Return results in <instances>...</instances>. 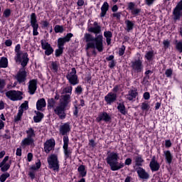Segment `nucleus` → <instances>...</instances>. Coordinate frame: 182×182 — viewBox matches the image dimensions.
Wrapping results in <instances>:
<instances>
[{
	"label": "nucleus",
	"instance_id": "obj_1",
	"mask_svg": "<svg viewBox=\"0 0 182 182\" xmlns=\"http://www.w3.org/2000/svg\"><path fill=\"white\" fill-rule=\"evenodd\" d=\"M94 27H87V31L90 33H94L95 37L89 33H85L84 34L83 41L87 43L85 45L86 50L89 49H97L98 52H103V35L100 34L102 32V26L99 25L97 21L93 23Z\"/></svg>",
	"mask_w": 182,
	"mask_h": 182
},
{
	"label": "nucleus",
	"instance_id": "obj_2",
	"mask_svg": "<svg viewBox=\"0 0 182 182\" xmlns=\"http://www.w3.org/2000/svg\"><path fill=\"white\" fill-rule=\"evenodd\" d=\"M63 102L54 109V113L58 116L60 120L66 119V107L70 103V95L65 94L62 96Z\"/></svg>",
	"mask_w": 182,
	"mask_h": 182
},
{
	"label": "nucleus",
	"instance_id": "obj_3",
	"mask_svg": "<svg viewBox=\"0 0 182 182\" xmlns=\"http://www.w3.org/2000/svg\"><path fill=\"white\" fill-rule=\"evenodd\" d=\"M138 58H135L130 63L131 73L133 76L134 75H140L143 73L144 70V65H143V58H141V55L140 53L136 54Z\"/></svg>",
	"mask_w": 182,
	"mask_h": 182
},
{
	"label": "nucleus",
	"instance_id": "obj_4",
	"mask_svg": "<svg viewBox=\"0 0 182 182\" xmlns=\"http://www.w3.org/2000/svg\"><path fill=\"white\" fill-rule=\"evenodd\" d=\"M26 133L27 136L22 140L21 146H33V144H35V139H33L34 137H36L35 129H33L32 127L28 128Z\"/></svg>",
	"mask_w": 182,
	"mask_h": 182
},
{
	"label": "nucleus",
	"instance_id": "obj_5",
	"mask_svg": "<svg viewBox=\"0 0 182 182\" xmlns=\"http://www.w3.org/2000/svg\"><path fill=\"white\" fill-rule=\"evenodd\" d=\"M47 161L48 164V168L53 170V171H59L60 166L59 165V159L58 158V154H52L47 158Z\"/></svg>",
	"mask_w": 182,
	"mask_h": 182
},
{
	"label": "nucleus",
	"instance_id": "obj_6",
	"mask_svg": "<svg viewBox=\"0 0 182 182\" xmlns=\"http://www.w3.org/2000/svg\"><path fill=\"white\" fill-rule=\"evenodd\" d=\"M63 149L65 160H68V159H72V149H69V136H63Z\"/></svg>",
	"mask_w": 182,
	"mask_h": 182
},
{
	"label": "nucleus",
	"instance_id": "obj_7",
	"mask_svg": "<svg viewBox=\"0 0 182 182\" xmlns=\"http://www.w3.org/2000/svg\"><path fill=\"white\" fill-rule=\"evenodd\" d=\"M76 73V68H73L71 69V72L66 75L67 80H68L70 85H72L73 86H76V85H79V78Z\"/></svg>",
	"mask_w": 182,
	"mask_h": 182
},
{
	"label": "nucleus",
	"instance_id": "obj_8",
	"mask_svg": "<svg viewBox=\"0 0 182 182\" xmlns=\"http://www.w3.org/2000/svg\"><path fill=\"white\" fill-rule=\"evenodd\" d=\"M6 97H8V99L12 100V102H16L18 100H22V99H23V97H22V92L16 91L14 90H9L6 92Z\"/></svg>",
	"mask_w": 182,
	"mask_h": 182
},
{
	"label": "nucleus",
	"instance_id": "obj_9",
	"mask_svg": "<svg viewBox=\"0 0 182 182\" xmlns=\"http://www.w3.org/2000/svg\"><path fill=\"white\" fill-rule=\"evenodd\" d=\"M30 23H31V26L33 28V36H38V35H39V32H38V29H39V23H38L36 14L32 13L31 14Z\"/></svg>",
	"mask_w": 182,
	"mask_h": 182
},
{
	"label": "nucleus",
	"instance_id": "obj_10",
	"mask_svg": "<svg viewBox=\"0 0 182 182\" xmlns=\"http://www.w3.org/2000/svg\"><path fill=\"white\" fill-rule=\"evenodd\" d=\"M72 38H73V33H68L66 36L58 38L57 40V46L65 48L66 43H69Z\"/></svg>",
	"mask_w": 182,
	"mask_h": 182
},
{
	"label": "nucleus",
	"instance_id": "obj_11",
	"mask_svg": "<svg viewBox=\"0 0 182 182\" xmlns=\"http://www.w3.org/2000/svg\"><path fill=\"white\" fill-rule=\"evenodd\" d=\"M27 76L28 73L26 70L25 69H20L15 75V79L17 80L19 85H25Z\"/></svg>",
	"mask_w": 182,
	"mask_h": 182
},
{
	"label": "nucleus",
	"instance_id": "obj_12",
	"mask_svg": "<svg viewBox=\"0 0 182 182\" xmlns=\"http://www.w3.org/2000/svg\"><path fill=\"white\" fill-rule=\"evenodd\" d=\"M97 123H100V122H105V123H110L112 122V117L109 113L106 112H102L98 114V116L95 119Z\"/></svg>",
	"mask_w": 182,
	"mask_h": 182
},
{
	"label": "nucleus",
	"instance_id": "obj_13",
	"mask_svg": "<svg viewBox=\"0 0 182 182\" xmlns=\"http://www.w3.org/2000/svg\"><path fill=\"white\" fill-rule=\"evenodd\" d=\"M28 56V53H23L22 56L20 55L19 58H18V57H14V59L16 63H21L22 68H26V66H28V63H29Z\"/></svg>",
	"mask_w": 182,
	"mask_h": 182
},
{
	"label": "nucleus",
	"instance_id": "obj_14",
	"mask_svg": "<svg viewBox=\"0 0 182 182\" xmlns=\"http://www.w3.org/2000/svg\"><path fill=\"white\" fill-rule=\"evenodd\" d=\"M71 129L72 128L70 127V122H65L60 125V128H59L60 134L61 136H63V137H66V136L69 137L68 134L70 133Z\"/></svg>",
	"mask_w": 182,
	"mask_h": 182
},
{
	"label": "nucleus",
	"instance_id": "obj_15",
	"mask_svg": "<svg viewBox=\"0 0 182 182\" xmlns=\"http://www.w3.org/2000/svg\"><path fill=\"white\" fill-rule=\"evenodd\" d=\"M8 160H9V156H6L0 163V168L2 173H6L11 168V166H12V160H9V163H6Z\"/></svg>",
	"mask_w": 182,
	"mask_h": 182
},
{
	"label": "nucleus",
	"instance_id": "obj_16",
	"mask_svg": "<svg viewBox=\"0 0 182 182\" xmlns=\"http://www.w3.org/2000/svg\"><path fill=\"white\" fill-rule=\"evenodd\" d=\"M8 160H9V156H6L0 163V168L2 173H6L11 168V166H12V160H9V163H6Z\"/></svg>",
	"mask_w": 182,
	"mask_h": 182
},
{
	"label": "nucleus",
	"instance_id": "obj_17",
	"mask_svg": "<svg viewBox=\"0 0 182 182\" xmlns=\"http://www.w3.org/2000/svg\"><path fill=\"white\" fill-rule=\"evenodd\" d=\"M44 151L46 154H49L52 150H55V146H56V142L55 139H48L44 144Z\"/></svg>",
	"mask_w": 182,
	"mask_h": 182
},
{
	"label": "nucleus",
	"instance_id": "obj_18",
	"mask_svg": "<svg viewBox=\"0 0 182 182\" xmlns=\"http://www.w3.org/2000/svg\"><path fill=\"white\" fill-rule=\"evenodd\" d=\"M173 15L174 21H180V18L182 16V0L173 9Z\"/></svg>",
	"mask_w": 182,
	"mask_h": 182
},
{
	"label": "nucleus",
	"instance_id": "obj_19",
	"mask_svg": "<svg viewBox=\"0 0 182 182\" xmlns=\"http://www.w3.org/2000/svg\"><path fill=\"white\" fill-rule=\"evenodd\" d=\"M41 48L42 49H43V50H45V55L46 56H50V55H52L53 52H55V50L53 49L52 46H50V43L45 42L43 41V40H41Z\"/></svg>",
	"mask_w": 182,
	"mask_h": 182
},
{
	"label": "nucleus",
	"instance_id": "obj_20",
	"mask_svg": "<svg viewBox=\"0 0 182 182\" xmlns=\"http://www.w3.org/2000/svg\"><path fill=\"white\" fill-rule=\"evenodd\" d=\"M128 11H130L131 15L134 16H139L141 12V9L136 8V3L130 1L128 3Z\"/></svg>",
	"mask_w": 182,
	"mask_h": 182
},
{
	"label": "nucleus",
	"instance_id": "obj_21",
	"mask_svg": "<svg viewBox=\"0 0 182 182\" xmlns=\"http://www.w3.org/2000/svg\"><path fill=\"white\" fill-rule=\"evenodd\" d=\"M144 58L147 60L148 65H149V66L154 65V59H156V53H154V51L153 50L146 51Z\"/></svg>",
	"mask_w": 182,
	"mask_h": 182
},
{
	"label": "nucleus",
	"instance_id": "obj_22",
	"mask_svg": "<svg viewBox=\"0 0 182 182\" xmlns=\"http://www.w3.org/2000/svg\"><path fill=\"white\" fill-rule=\"evenodd\" d=\"M119 154L117 152H107V156L106 158V161L107 164H110L114 161H119Z\"/></svg>",
	"mask_w": 182,
	"mask_h": 182
},
{
	"label": "nucleus",
	"instance_id": "obj_23",
	"mask_svg": "<svg viewBox=\"0 0 182 182\" xmlns=\"http://www.w3.org/2000/svg\"><path fill=\"white\" fill-rule=\"evenodd\" d=\"M136 173L139 178H141V180H149L150 178V174L142 167L137 168Z\"/></svg>",
	"mask_w": 182,
	"mask_h": 182
},
{
	"label": "nucleus",
	"instance_id": "obj_24",
	"mask_svg": "<svg viewBox=\"0 0 182 182\" xmlns=\"http://www.w3.org/2000/svg\"><path fill=\"white\" fill-rule=\"evenodd\" d=\"M38 89V80L33 79L28 82V93L29 95H35Z\"/></svg>",
	"mask_w": 182,
	"mask_h": 182
},
{
	"label": "nucleus",
	"instance_id": "obj_25",
	"mask_svg": "<svg viewBox=\"0 0 182 182\" xmlns=\"http://www.w3.org/2000/svg\"><path fill=\"white\" fill-rule=\"evenodd\" d=\"M117 100V94L113 93L112 92H108V94L105 97V101L107 105H112Z\"/></svg>",
	"mask_w": 182,
	"mask_h": 182
},
{
	"label": "nucleus",
	"instance_id": "obj_26",
	"mask_svg": "<svg viewBox=\"0 0 182 182\" xmlns=\"http://www.w3.org/2000/svg\"><path fill=\"white\" fill-rule=\"evenodd\" d=\"M149 168H151L152 173H154V171H159V170H160V164L159 161H156V156H154L151 159Z\"/></svg>",
	"mask_w": 182,
	"mask_h": 182
},
{
	"label": "nucleus",
	"instance_id": "obj_27",
	"mask_svg": "<svg viewBox=\"0 0 182 182\" xmlns=\"http://www.w3.org/2000/svg\"><path fill=\"white\" fill-rule=\"evenodd\" d=\"M108 165H109L112 171H117L124 167V164L119 163V161H114V162H111V164H108Z\"/></svg>",
	"mask_w": 182,
	"mask_h": 182
},
{
	"label": "nucleus",
	"instance_id": "obj_28",
	"mask_svg": "<svg viewBox=\"0 0 182 182\" xmlns=\"http://www.w3.org/2000/svg\"><path fill=\"white\" fill-rule=\"evenodd\" d=\"M137 96H139V92H137L136 88H135L134 90H130L128 92V94L125 95V97L127 100H129V102H133Z\"/></svg>",
	"mask_w": 182,
	"mask_h": 182
},
{
	"label": "nucleus",
	"instance_id": "obj_29",
	"mask_svg": "<svg viewBox=\"0 0 182 182\" xmlns=\"http://www.w3.org/2000/svg\"><path fill=\"white\" fill-rule=\"evenodd\" d=\"M164 156L165 157V161L166 164L170 166L173 163V159H174L171 151L170 150L164 151Z\"/></svg>",
	"mask_w": 182,
	"mask_h": 182
},
{
	"label": "nucleus",
	"instance_id": "obj_30",
	"mask_svg": "<svg viewBox=\"0 0 182 182\" xmlns=\"http://www.w3.org/2000/svg\"><path fill=\"white\" fill-rule=\"evenodd\" d=\"M109 8H110L109 3H107V1H105L101 6V12L100 14V18H105L106 16L107 11H109Z\"/></svg>",
	"mask_w": 182,
	"mask_h": 182
},
{
	"label": "nucleus",
	"instance_id": "obj_31",
	"mask_svg": "<svg viewBox=\"0 0 182 182\" xmlns=\"http://www.w3.org/2000/svg\"><path fill=\"white\" fill-rule=\"evenodd\" d=\"M43 107H46V100L45 98H41L36 102V109L38 112H43Z\"/></svg>",
	"mask_w": 182,
	"mask_h": 182
},
{
	"label": "nucleus",
	"instance_id": "obj_32",
	"mask_svg": "<svg viewBox=\"0 0 182 182\" xmlns=\"http://www.w3.org/2000/svg\"><path fill=\"white\" fill-rule=\"evenodd\" d=\"M106 60L109 62L108 68H109V69H114V66H116V60H114V55H111L107 57Z\"/></svg>",
	"mask_w": 182,
	"mask_h": 182
},
{
	"label": "nucleus",
	"instance_id": "obj_33",
	"mask_svg": "<svg viewBox=\"0 0 182 182\" xmlns=\"http://www.w3.org/2000/svg\"><path fill=\"white\" fill-rule=\"evenodd\" d=\"M35 113L36 116L33 117L34 123H41L45 115L39 111H36Z\"/></svg>",
	"mask_w": 182,
	"mask_h": 182
},
{
	"label": "nucleus",
	"instance_id": "obj_34",
	"mask_svg": "<svg viewBox=\"0 0 182 182\" xmlns=\"http://www.w3.org/2000/svg\"><path fill=\"white\" fill-rule=\"evenodd\" d=\"M143 163H144V159H143V156L138 155L135 157V166L136 167H143Z\"/></svg>",
	"mask_w": 182,
	"mask_h": 182
},
{
	"label": "nucleus",
	"instance_id": "obj_35",
	"mask_svg": "<svg viewBox=\"0 0 182 182\" xmlns=\"http://www.w3.org/2000/svg\"><path fill=\"white\" fill-rule=\"evenodd\" d=\"M117 110L121 113V114H123L124 116H126L127 114V111H126V106L124 105V102H119L117 105Z\"/></svg>",
	"mask_w": 182,
	"mask_h": 182
},
{
	"label": "nucleus",
	"instance_id": "obj_36",
	"mask_svg": "<svg viewBox=\"0 0 182 182\" xmlns=\"http://www.w3.org/2000/svg\"><path fill=\"white\" fill-rule=\"evenodd\" d=\"M77 171L80 174V176L82 177V178H83V177H86L87 174V171H86V167L85 166V165H80L77 168Z\"/></svg>",
	"mask_w": 182,
	"mask_h": 182
},
{
	"label": "nucleus",
	"instance_id": "obj_37",
	"mask_svg": "<svg viewBox=\"0 0 182 182\" xmlns=\"http://www.w3.org/2000/svg\"><path fill=\"white\" fill-rule=\"evenodd\" d=\"M125 25L127 27V32H130V31H133V29H134V21L127 19L125 20Z\"/></svg>",
	"mask_w": 182,
	"mask_h": 182
},
{
	"label": "nucleus",
	"instance_id": "obj_38",
	"mask_svg": "<svg viewBox=\"0 0 182 182\" xmlns=\"http://www.w3.org/2000/svg\"><path fill=\"white\" fill-rule=\"evenodd\" d=\"M56 106V100L53 98H48L47 100V109L48 110H50V109H53Z\"/></svg>",
	"mask_w": 182,
	"mask_h": 182
},
{
	"label": "nucleus",
	"instance_id": "obj_39",
	"mask_svg": "<svg viewBox=\"0 0 182 182\" xmlns=\"http://www.w3.org/2000/svg\"><path fill=\"white\" fill-rule=\"evenodd\" d=\"M57 49L55 50V58H60L62 55H63V50H65V48L57 46Z\"/></svg>",
	"mask_w": 182,
	"mask_h": 182
},
{
	"label": "nucleus",
	"instance_id": "obj_40",
	"mask_svg": "<svg viewBox=\"0 0 182 182\" xmlns=\"http://www.w3.org/2000/svg\"><path fill=\"white\" fill-rule=\"evenodd\" d=\"M0 68H8V58L6 57H1L0 59Z\"/></svg>",
	"mask_w": 182,
	"mask_h": 182
},
{
	"label": "nucleus",
	"instance_id": "obj_41",
	"mask_svg": "<svg viewBox=\"0 0 182 182\" xmlns=\"http://www.w3.org/2000/svg\"><path fill=\"white\" fill-rule=\"evenodd\" d=\"M14 50L16 53V56L14 58L19 59L21 56H22V52H21V44H17Z\"/></svg>",
	"mask_w": 182,
	"mask_h": 182
},
{
	"label": "nucleus",
	"instance_id": "obj_42",
	"mask_svg": "<svg viewBox=\"0 0 182 182\" xmlns=\"http://www.w3.org/2000/svg\"><path fill=\"white\" fill-rule=\"evenodd\" d=\"M141 110H142V112H149V110H150V105H149V102H142L141 105Z\"/></svg>",
	"mask_w": 182,
	"mask_h": 182
},
{
	"label": "nucleus",
	"instance_id": "obj_43",
	"mask_svg": "<svg viewBox=\"0 0 182 182\" xmlns=\"http://www.w3.org/2000/svg\"><path fill=\"white\" fill-rule=\"evenodd\" d=\"M65 29L63 28V26L56 25L54 27V31L55 33H63Z\"/></svg>",
	"mask_w": 182,
	"mask_h": 182
},
{
	"label": "nucleus",
	"instance_id": "obj_44",
	"mask_svg": "<svg viewBox=\"0 0 182 182\" xmlns=\"http://www.w3.org/2000/svg\"><path fill=\"white\" fill-rule=\"evenodd\" d=\"M11 177V174L8 172H6L0 176V181L5 182L6 181V178Z\"/></svg>",
	"mask_w": 182,
	"mask_h": 182
},
{
	"label": "nucleus",
	"instance_id": "obj_45",
	"mask_svg": "<svg viewBox=\"0 0 182 182\" xmlns=\"http://www.w3.org/2000/svg\"><path fill=\"white\" fill-rule=\"evenodd\" d=\"M5 86H6V82L4 79L0 78V93H4V89H5Z\"/></svg>",
	"mask_w": 182,
	"mask_h": 182
},
{
	"label": "nucleus",
	"instance_id": "obj_46",
	"mask_svg": "<svg viewBox=\"0 0 182 182\" xmlns=\"http://www.w3.org/2000/svg\"><path fill=\"white\" fill-rule=\"evenodd\" d=\"M12 14V11L11 9H6L3 12V17L8 18L9 16H11V14Z\"/></svg>",
	"mask_w": 182,
	"mask_h": 182
},
{
	"label": "nucleus",
	"instance_id": "obj_47",
	"mask_svg": "<svg viewBox=\"0 0 182 182\" xmlns=\"http://www.w3.org/2000/svg\"><path fill=\"white\" fill-rule=\"evenodd\" d=\"M51 69L53 72H58L59 70V65H58V61H53L51 63Z\"/></svg>",
	"mask_w": 182,
	"mask_h": 182
},
{
	"label": "nucleus",
	"instance_id": "obj_48",
	"mask_svg": "<svg viewBox=\"0 0 182 182\" xmlns=\"http://www.w3.org/2000/svg\"><path fill=\"white\" fill-rule=\"evenodd\" d=\"M112 18H116L117 21H120L122 18V11H118L116 13H113L112 14Z\"/></svg>",
	"mask_w": 182,
	"mask_h": 182
},
{
	"label": "nucleus",
	"instance_id": "obj_49",
	"mask_svg": "<svg viewBox=\"0 0 182 182\" xmlns=\"http://www.w3.org/2000/svg\"><path fill=\"white\" fill-rule=\"evenodd\" d=\"M41 166H42V164H41V160H38V161L36 163V166H32L31 167V170H39V168H41Z\"/></svg>",
	"mask_w": 182,
	"mask_h": 182
},
{
	"label": "nucleus",
	"instance_id": "obj_50",
	"mask_svg": "<svg viewBox=\"0 0 182 182\" xmlns=\"http://www.w3.org/2000/svg\"><path fill=\"white\" fill-rule=\"evenodd\" d=\"M176 49L179 53H182V41H178L176 43Z\"/></svg>",
	"mask_w": 182,
	"mask_h": 182
},
{
	"label": "nucleus",
	"instance_id": "obj_51",
	"mask_svg": "<svg viewBox=\"0 0 182 182\" xmlns=\"http://www.w3.org/2000/svg\"><path fill=\"white\" fill-rule=\"evenodd\" d=\"M165 75L166 77H171L173 76V69L168 68L165 71Z\"/></svg>",
	"mask_w": 182,
	"mask_h": 182
},
{
	"label": "nucleus",
	"instance_id": "obj_52",
	"mask_svg": "<svg viewBox=\"0 0 182 182\" xmlns=\"http://www.w3.org/2000/svg\"><path fill=\"white\" fill-rule=\"evenodd\" d=\"M126 51V46L122 45L121 48L119 49V56H123L124 55V52Z\"/></svg>",
	"mask_w": 182,
	"mask_h": 182
},
{
	"label": "nucleus",
	"instance_id": "obj_53",
	"mask_svg": "<svg viewBox=\"0 0 182 182\" xmlns=\"http://www.w3.org/2000/svg\"><path fill=\"white\" fill-rule=\"evenodd\" d=\"M121 87H122V85H115L112 89L113 93H115L116 95H117V92L122 90Z\"/></svg>",
	"mask_w": 182,
	"mask_h": 182
},
{
	"label": "nucleus",
	"instance_id": "obj_54",
	"mask_svg": "<svg viewBox=\"0 0 182 182\" xmlns=\"http://www.w3.org/2000/svg\"><path fill=\"white\" fill-rule=\"evenodd\" d=\"M21 109H22V110H28L29 109V104L28 102V101H25L23 103L21 104Z\"/></svg>",
	"mask_w": 182,
	"mask_h": 182
},
{
	"label": "nucleus",
	"instance_id": "obj_55",
	"mask_svg": "<svg viewBox=\"0 0 182 182\" xmlns=\"http://www.w3.org/2000/svg\"><path fill=\"white\" fill-rule=\"evenodd\" d=\"M104 36L106 38H113V33H112V31H105L104 32Z\"/></svg>",
	"mask_w": 182,
	"mask_h": 182
},
{
	"label": "nucleus",
	"instance_id": "obj_56",
	"mask_svg": "<svg viewBox=\"0 0 182 182\" xmlns=\"http://www.w3.org/2000/svg\"><path fill=\"white\" fill-rule=\"evenodd\" d=\"M64 92L65 93H69L70 95H72V90H73V87L72 86H68L64 88Z\"/></svg>",
	"mask_w": 182,
	"mask_h": 182
},
{
	"label": "nucleus",
	"instance_id": "obj_57",
	"mask_svg": "<svg viewBox=\"0 0 182 182\" xmlns=\"http://www.w3.org/2000/svg\"><path fill=\"white\" fill-rule=\"evenodd\" d=\"M75 92L77 95H82V92H83V88H82V85H78L77 87H75Z\"/></svg>",
	"mask_w": 182,
	"mask_h": 182
},
{
	"label": "nucleus",
	"instance_id": "obj_58",
	"mask_svg": "<svg viewBox=\"0 0 182 182\" xmlns=\"http://www.w3.org/2000/svg\"><path fill=\"white\" fill-rule=\"evenodd\" d=\"M172 144H171V141L170 139H166L165 140V147L166 149H170V147H171Z\"/></svg>",
	"mask_w": 182,
	"mask_h": 182
},
{
	"label": "nucleus",
	"instance_id": "obj_59",
	"mask_svg": "<svg viewBox=\"0 0 182 182\" xmlns=\"http://www.w3.org/2000/svg\"><path fill=\"white\" fill-rule=\"evenodd\" d=\"M9 129H6L5 132L6 134L4 135V138L6 139L7 140H9L11 139V134L9 133Z\"/></svg>",
	"mask_w": 182,
	"mask_h": 182
},
{
	"label": "nucleus",
	"instance_id": "obj_60",
	"mask_svg": "<svg viewBox=\"0 0 182 182\" xmlns=\"http://www.w3.org/2000/svg\"><path fill=\"white\" fill-rule=\"evenodd\" d=\"M48 26H49V22H48V21H46V20L43 21H42L41 28H42L43 29H45V28H48Z\"/></svg>",
	"mask_w": 182,
	"mask_h": 182
},
{
	"label": "nucleus",
	"instance_id": "obj_61",
	"mask_svg": "<svg viewBox=\"0 0 182 182\" xmlns=\"http://www.w3.org/2000/svg\"><path fill=\"white\" fill-rule=\"evenodd\" d=\"M143 98L144 99V100H150V92H145L143 94Z\"/></svg>",
	"mask_w": 182,
	"mask_h": 182
},
{
	"label": "nucleus",
	"instance_id": "obj_62",
	"mask_svg": "<svg viewBox=\"0 0 182 182\" xmlns=\"http://www.w3.org/2000/svg\"><path fill=\"white\" fill-rule=\"evenodd\" d=\"M75 110L73 111V115L75 116V117H79V109L77 108V106L75 105Z\"/></svg>",
	"mask_w": 182,
	"mask_h": 182
},
{
	"label": "nucleus",
	"instance_id": "obj_63",
	"mask_svg": "<svg viewBox=\"0 0 182 182\" xmlns=\"http://www.w3.org/2000/svg\"><path fill=\"white\" fill-rule=\"evenodd\" d=\"M132 161V158H127L124 161V166H130Z\"/></svg>",
	"mask_w": 182,
	"mask_h": 182
},
{
	"label": "nucleus",
	"instance_id": "obj_64",
	"mask_svg": "<svg viewBox=\"0 0 182 182\" xmlns=\"http://www.w3.org/2000/svg\"><path fill=\"white\" fill-rule=\"evenodd\" d=\"M164 43V46L165 48V49H168L169 46H170V41H168V40H164L163 41Z\"/></svg>",
	"mask_w": 182,
	"mask_h": 182
}]
</instances>
